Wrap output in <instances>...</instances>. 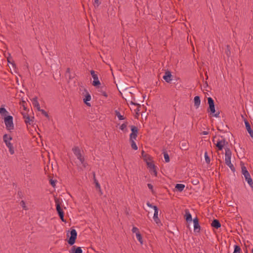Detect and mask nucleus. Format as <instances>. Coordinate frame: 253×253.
Masks as SVG:
<instances>
[{
	"mask_svg": "<svg viewBox=\"0 0 253 253\" xmlns=\"http://www.w3.org/2000/svg\"><path fill=\"white\" fill-rule=\"evenodd\" d=\"M147 165L148 167L150 168L151 169H153V172L155 173V175H157V171L155 169V166L154 164L151 162H147Z\"/></svg>",
	"mask_w": 253,
	"mask_h": 253,
	"instance_id": "nucleus-22",
	"label": "nucleus"
},
{
	"mask_svg": "<svg viewBox=\"0 0 253 253\" xmlns=\"http://www.w3.org/2000/svg\"><path fill=\"white\" fill-rule=\"evenodd\" d=\"M137 133H131L129 136V141L134 140L136 139Z\"/></svg>",
	"mask_w": 253,
	"mask_h": 253,
	"instance_id": "nucleus-31",
	"label": "nucleus"
},
{
	"mask_svg": "<svg viewBox=\"0 0 253 253\" xmlns=\"http://www.w3.org/2000/svg\"><path fill=\"white\" fill-rule=\"evenodd\" d=\"M130 142L131 143V148L135 150H137L138 148H137V146L134 140H131V141H130Z\"/></svg>",
	"mask_w": 253,
	"mask_h": 253,
	"instance_id": "nucleus-33",
	"label": "nucleus"
},
{
	"mask_svg": "<svg viewBox=\"0 0 253 253\" xmlns=\"http://www.w3.org/2000/svg\"><path fill=\"white\" fill-rule=\"evenodd\" d=\"M100 4V2L99 0H95L93 3V5L95 7H98Z\"/></svg>",
	"mask_w": 253,
	"mask_h": 253,
	"instance_id": "nucleus-41",
	"label": "nucleus"
},
{
	"mask_svg": "<svg viewBox=\"0 0 253 253\" xmlns=\"http://www.w3.org/2000/svg\"><path fill=\"white\" fill-rule=\"evenodd\" d=\"M163 154H164V157L165 158V162L166 163L169 162V155L168 154V153L167 152L164 151L163 152Z\"/></svg>",
	"mask_w": 253,
	"mask_h": 253,
	"instance_id": "nucleus-29",
	"label": "nucleus"
},
{
	"mask_svg": "<svg viewBox=\"0 0 253 253\" xmlns=\"http://www.w3.org/2000/svg\"><path fill=\"white\" fill-rule=\"evenodd\" d=\"M54 201L55 203L56 209L57 211V213L60 217V219L62 221H65L64 219V211L63 210L61 209L60 205H61V201L60 199L55 198L54 199Z\"/></svg>",
	"mask_w": 253,
	"mask_h": 253,
	"instance_id": "nucleus-5",
	"label": "nucleus"
},
{
	"mask_svg": "<svg viewBox=\"0 0 253 253\" xmlns=\"http://www.w3.org/2000/svg\"><path fill=\"white\" fill-rule=\"evenodd\" d=\"M142 156L143 158H145L146 159L147 158V157H149V156L147 154H145V152L144 151H142Z\"/></svg>",
	"mask_w": 253,
	"mask_h": 253,
	"instance_id": "nucleus-43",
	"label": "nucleus"
},
{
	"mask_svg": "<svg viewBox=\"0 0 253 253\" xmlns=\"http://www.w3.org/2000/svg\"><path fill=\"white\" fill-rule=\"evenodd\" d=\"M4 121L6 127L7 129L11 130L14 128L12 116H8L5 117Z\"/></svg>",
	"mask_w": 253,
	"mask_h": 253,
	"instance_id": "nucleus-6",
	"label": "nucleus"
},
{
	"mask_svg": "<svg viewBox=\"0 0 253 253\" xmlns=\"http://www.w3.org/2000/svg\"><path fill=\"white\" fill-rule=\"evenodd\" d=\"M225 163L226 165L230 168L231 170L233 172H234L235 171V168L231 162L232 152L228 147H225Z\"/></svg>",
	"mask_w": 253,
	"mask_h": 253,
	"instance_id": "nucleus-1",
	"label": "nucleus"
},
{
	"mask_svg": "<svg viewBox=\"0 0 253 253\" xmlns=\"http://www.w3.org/2000/svg\"><path fill=\"white\" fill-rule=\"evenodd\" d=\"M50 184L53 186V187H55V181L52 179H50Z\"/></svg>",
	"mask_w": 253,
	"mask_h": 253,
	"instance_id": "nucleus-45",
	"label": "nucleus"
},
{
	"mask_svg": "<svg viewBox=\"0 0 253 253\" xmlns=\"http://www.w3.org/2000/svg\"><path fill=\"white\" fill-rule=\"evenodd\" d=\"M202 134L203 135H207L209 134V132L207 131H204L202 132Z\"/></svg>",
	"mask_w": 253,
	"mask_h": 253,
	"instance_id": "nucleus-48",
	"label": "nucleus"
},
{
	"mask_svg": "<svg viewBox=\"0 0 253 253\" xmlns=\"http://www.w3.org/2000/svg\"><path fill=\"white\" fill-rule=\"evenodd\" d=\"M90 72L92 77L93 79L92 85L94 86H97L98 85H100V82L98 79V75L96 72L93 70H91Z\"/></svg>",
	"mask_w": 253,
	"mask_h": 253,
	"instance_id": "nucleus-9",
	"label": "nucleus"
},
{
	"mask_svg": "<svg viewBox=\"0 0 253 253\" xmlns=\"http://www.w3.org/2000/svg\"><path fill=\"white\" fill-rule=\"evenodd\" d=\"M100 92H101L102 95H103L104 96H105V97H107L108 96V95L105 91L101 90Z\"/></svg>",
	"mask_w": 253,
	"mask_h": 253,
	"instance_id": "nucleus-46",
	"label": "nucleus"
},
{
	"mask_svg": "<svg viewBox=\"0 0 253 253\" xmlns=\"http://www.w3.org/2000/svg\"><path fill=\"white\" fill-rule=\"evenodd\" d=\"M185 220L187 222H191L192 221V215L188 209L185 210Z\"/></svg>",
	"mask_w": 253,
	"mask_h": 253,
	"instance_id": "nucleus-15",
	"label": "nucleus"
},
{
	"mask_svg": "<svg viewBox=\"0 0 253 253\" xmlns=\"http://www.w3.org/2000/svg\"><path fill=\"white\" fill-rule=\"evenodd\" d=\"M70 235L71 236L68 240V243L70 245L72 246L75 244L77 239V232L76 230L74 229H72L70 231Z\"/></svg>",
	"mask_w": 253,
	"mask_h": 253,
	"instance_id": "nucleus-8",
	"label": "nucleus"
},
{
	"mask_svg": "<svg viewBox=\"0 0 253 253\" xmlns=\"http://www.w3.org/2000/svg\"><path fill=\"white\" fill-rule=\"evenodd\" d=\"M32 104L34 107L36 108L38 111L40 110L41 108L40 106V104L38 101V97H35L32 99Z\"/></svg>",
	"mask_w": 253,
	"mask_h": 253,
	"instance_id": "nucleus-16",
	"label": "nucleus"
},
{
	"mask_svg": "<svg viewBox=\"0 0 253 253\" xmlns=\"http://www.w3.org/2000/svg\"><path fill=\"white\" fill-rule=\"evenodd\" d=\"M126 126H127V123H124L120 127V128L123 130V131H124V130H126Z\"/></svg>",
	"mask_w": 253,
	"mask_h": 253,
	"instance_id": "nucleus-37",
	"label": "nucleus"
},
{
	"mask_svg": "<svg viewBox=\"0 0 253 253\" xmlns=\"http://www.w3.org/2000/svg\"><path fill=\"white\" fill-rule=\"evenodd\" d=\"M175 188L178 191L181 192L184 190L185 188V185L183 184H176L175 185Z\"/></svg>",
	"mask_w": 253,
	"mask_h": 253,
	"instance_id": "nucleus-23",
	"label": "nucleus"
},
{
	"mask_svg": "<svg viewBox=\"0 0 253 253\" xmlns=\"http://www.w3.org/2000/svg\"><path fill=\"white\" fill-rule=\"evenodd\" d=\"M23 118L24 119V121L26 124H29V125H31L34 122L33 119H31L28 115L26 113H22Z\"/></svg>",
	"mask_w": 253,
	"mask_h": 253,
	"instance_id": "nucleus-14",
	"label": "nucleus"
},
{
	"mask_svg": "<svg viewBox=\"0 0 253 253\" xmlns=\"http://www.w3.org/2000/svg\"><path fill=\"white\" fill-rule=\"evenodd\" d=\"M208 103L209 105V109H208V112L211 113V114L212 117H214L216 118L219 117L220 113L219 111L216 112L215 109L214 102L211 97H209L208 98Z\"/></svg>",
	"mask_w": 253,
	"mask_h": 253,
	"instance_id": "nucleus-2",
	"label": "nucleus"
},
{
	"mask_svg": "<svg viewBox=\"0 0 253 253\" xmlns=\"http://www.w3.org/2000/svg\"><path fill=\"white\" fill-rule=\"evenodd\" d=\"M215 144L218 150H222L224 146L227 147L226 145L228 144V143L225 138L221 137V139H218Z\"/></svg>",
	"mask_w": 253,
	"mask_h": 253,
	"instance_id": "nucleus-7",
	"label": "nucleus"
},
{
	"mask_svg": "<svg viewBox=\"0 0 253 253\" xmlns=\"http://www.w3.org/2000/svg\"><path fill=\"white\" fill-rule=\"evenodd\" d=\"M131 103L132 104L134 105H139V104H137V103H133L132 102H131Z\"/></svg>",
	"mask_w": 253,
	"mask_h": 253,
	"instance_id": "nucleus-49",
	"label": "nucleus"
},
{
	"mask_svg": "<svg viewBox=\"0 0 253 253\" xmlns=\"http://www.w3.org/2000/svg\"><path fill=\"white\" fill-rule=\"evenodd\" d=\"M172 75L171 73L169 71H167L165 72V75L163 76L164 80L167 82V83H170L171 80Z\"/></svg>",
	"mask_w": 253,
	"mask_h": 253,
	"instance_id": "nucleus-12",
	"label": "nucleus"
},
{
	"mask_svg": "<svg viewBox=\"0 0 253 253\" xmlns=\"http://www.w3.org/2000/svg\"><path fill=\"white\" fill-rule=\"evenodd\" d=\"M131 133H138V128L134 126H130Z\"/></svg>",
	"mask_w": 253,
	"mask_h": 253,
	"instance_id": "nucleus-32",
	"label": "nucleus"
},
{
	"mask_svg": "<svg viewBox=\"0 0 253 253\" xmlns=\"http://www.w3.org/2000/svg\"><path fill=\"white\" fill-rule=\"evenodd\" d=\"M204 156H205V161H206V163L207 164H210L211 161H210V157H209V156L208 155L207 152H205Z\"/></svg>",
	"mask_w": 253,
	"mask_h": 253,
	"instance_id": "nucleus-35",
	"label": "nucleus"
},
{
	"mask_svg": "<svg viewBox=\"0 0 253 253\" xmlns=\"http://www.w3.org/2000/svg\"><path fill=\"white\" fill-rule=\"evenodd\" d=\"M72 248L74 249H75V246H73Z\"/></svg>",
	"mask_w": 253,
	"mask_h": 253,
	"instance_id": "nucleus-50",
	"label": "nucleus"
},
{
	"mask_svg": "<svg viewBox=\"0 0 253 253\" xmlns=\"http://www.w3.org/2000/svg\"><path fill=\"white\" fill-rule=\"evenodd\" d=\"M147 186H148V187L149 189L151 190L152 191H153V185L150 184V183H148L147 184Z\"/></svg>",
	"mask_w": 253,
	"mask_h": 253,
	"instance_id": "nucleus-47",
	"label": "nucleus"
},
{
	"mask_svg": "<svg viewBox=\"0 0 253 253\" xmlns=\"http://www.w3.org/2000/svg\"><path fill=\"white\" fill-rule=\"evenodd\" d=\"M154 213L153 215V219L156 224L159 225L161 224V220L158 217L159 209L157 207H154Z\"/></svg>",
	"mask_w": 253,
	"mask_h": 253,
	"instance_id": "nucleus-11",
	"label": "nucleus"
},
{
	"mask_svg": "<svg viewBox=\"0 0 253 253\" xmlns=\"http://www.w3.org/2000/svg\"><path fill=\"white\" fill-rule=\"evenodd\" d=\"M132 232L133 233H135L136 234V235H137V233H139V229L136 227H133L132 229Z\"/></svg>",
	"mask_w": 253,
	"mask_h": 253,
	"instance_id": "nucleus-40",
	"label": "nucleus"
},
{
	"mask_svg": "<svg viewBox=\"0 0 253 253\" xmlns=\"http://www.w3.org/2000/svg\"><path fill=\"white\" fill-rule=\"evenodd\" d=\"M147 206L150 208H153L154 209V207H156V206H153L152 204H151L150 202H148L147 203Z\"/></svg>",
	"mask_w": 253,
	"mask_h": 253,
	"instance_id": "nucleus-44",
	"label": "nucleus"
},
{
	"mask_svg": "<svg viewBox=\"0 0 253 253\" xmlns=\"http://www.w3.org/2000/svg\"><path fill=\"white\" fill-rule=\"evenodd\" d=\"M115 114L119 120H123L125 119L124 116L122 115L118 110H115Z\"/></svg>",
	"mask_w": 253,
	"mask_h": 253,
	"instance_id": "nucleus-24",
	"label": "nucleus"
},
{
	"mask_svg": "<svg viewBox=\"0 0 253 253\" xmlns=\"http://www.w3.org/2000/svg\"><path fill=\"white\" fill-rule=\"evenodd\" d=\"M20 205L22 207V208L26 210H27V208H26V205H25V203L24 201H21V202H20Z\"/></svg>",
	"mask_w": 253,
	"mask_h": 253,
	"instance_id": "nucleus-42",
	"label": "nucleus"
},
{
	"mask_svg": "<svg viewBox=\"0 0 253 253\" xmlns=\"http://www.w3.org/2000/svg\"><path fill=\"white\" fill-rule=\"evenodd\" d=\"M91 100V96L89 94L88 92H87L85 98L84 99V102L85 104L88 106H90L91 105L89 103L87 102L88 101H89Z\"/></svg>",
	"mask_w": 253,
	"mask_h": 253,
	"instance_id": "nucleus-20",
	"label": "nucleus"
},
{
	"mask_svg": "<svg viewBox=\"0 0 253 253\" xmlns=\"http://www.w3.org/2000/svg\"><path fill=\"white\" fill-rule=\"evenodd\" d=\"M0 114L2 116H6L8 114V112L6 111L5 108L0 107Z\"/></svg>",
	"mask_w": 253,
	"mask_h": 253,
	"instance_id": "nucleus-26",
	"label": "nucleus"
},
{
	"mask_svg": "<svg viewBox=\"0 0 253 253\" xmlns=\"http://www.w3.org/2000/svg\"><path fill=\"white\" fill-rule=\"evenodd\" d=\"M136 238L138 240V241L140 242V243L142 245L143 244V240L142 236L140 234V233H137L136 235Z\"/></svg>",
	"mask_w": 253,
	"mask_h": 253,
	"instance_id": "nucleus-34",
	"label": "nucleus"
},
{
	"mask_svg": "<svg viewBox=\"0 0 253 253\" xmlns=\"http://www.w3.org/2000/svg\"><path fill=\"white\" fill-rule=\"evenodd\" d=\"M244 122L246 128L248 133L250 134V136L253 139V130L252 129L250 123L247 120H245Z\"/></svg>",
	"mask_w": 253,
	"mask_h": 253,
	"instance_id": "nucleus-13",
	"label": "nucleus"
},
{
	"mask_svg": "<svg viewBox=\"0 0 253 253\" xmlns=\"http://www.w3.org/2000/svg\"><path fill=\"white\" fill-rule=\"evenodd\" d=\"M180 149L183 150H186L188 149V143L185 140H183L180 142Z\"/></svg>",
	"mask_w": 253,
	"mask_h": 253,
	"instance_id": "nucleus-17",
	"label": "nucleus"
},
{
	"mask_svg": "<svg viewBox=\"0 0 253 253\" xmlns=\"http://www.w3.org/2000/svg\"><path fill=\"white\" fill-rule=\"evenodd\" d=\"M211 226L215 229H218L221 227V224L218 220L213 219L211 223Z\"/></svg>",
	"mask_w": 253,
	"mask_h": 253,
	"instance_id": "nucleus-18",
	"label": "nucleus"
},
{
	"mask_svg": "<svg viewBox=\"0 0 253 253\" xmlns=\"http://www.w3.org/2000/svg\"><path fill=\"white\" fill-rule=\"evenodd\" d=\"M93 176H94V183L95 184V186L99 190V191L100 192H101V187H100V185L99 182H98V181L97 180V179L95 178V173H93Z\"/></svg>",
	"mask_w": 253,
	"mask_h": 253,
	"instance_id": "nucleus-25",
	"label": "nucleus"
},
{
	"mask_svg": "<svg viewBox=\"0 0 253 253\" xmlns=\"http://www.w3.org/2000/svg\"><path fill=\"white\" fill-rule=\"evenodd\" d=\"M241 249L239 246L234 245V252L233 253H241Z\"/></svg>",
	"mask_w": 253,
	"mask_h": 253,
	"instance_id": "nucleus-27",
	"label": "nucleus"
},
{
	"mask_svg": "<svg viewBox=\"0 0 253 253\" xmlns=\"http://www.w3.org/2000/svg\"><path fill=\"white\" fill-rule=\"evenodd\" d=\"M7 60L8 62L10 63L12 65V66H13V67H16V65L14 63V62L13 61L11 62V60H12V57H11V56L10 55L7 58Z\"/></svg>",
	"mask_w": 253,
	"mask_h": 253,
	"instance_id": "nucleus-36",
	"label": "nucleus"
},
{
	"mask_svg": "<svg viewBox=\"0 0 253 253\" xmlns=\"http://www.w3.org/2000/svg\"><path fill=\"white\" fill-rule=\"evenodd\" d=\"M3 139L4 142L10 141V140L12 139V137L7 134H4L3 136Z\"/></svg>",
	"mask_w": 253,
	"mask_h": 253,
	"instance_id": "nucleus-28",
	"label": "nucleus"
},
{
	"mask_svg": "<svg viewBox=\"0 0 253 253\" xmlns=\"http://www.w3.org/2000/svg\"><path fill=\"white\" fill-rule=\"evenodd\" d=\"M72 151L75 154V155L76 156L77 159L80 161L81 164L84 167H85L86 163L84 162V157L82 156L81 150L79 149L78 147H75L73 148Z\"/></svg>",
	"mask_w": 253,
	"mask_h": 253,
	"instance_id": "nucleus-4",
	"label": "nucleus"
},
{
	"mask_svg": "<svg viewBox=\"0 0 253 253\" xmlns=\"http://www.w3.org/2000/svg\"><path fill=\"white\" fill-rule=\"evenodd\" d=\"M225 53L226 54L227 57H229L231 55V51L230 49V46L227 45L226 46V48L225 51Z\"/></svg>",
	"mask_w": 253,
	"mask_h": 253,
	"instance_id": "nucleus-30",
	"label": "nucleus"
},
{
	"mask_svg": "<svg viewBox=\"0 0 253 253\" xmlns=\"http://www.w3.org/2000/svg\"><path fill=\"white\" fill-rule=\"evenodd\" d=\"M73 253H83V251L81 247H77Z\"/></svg>",
	"mask_w": 253,
	"mask_h": 253,
	"instance_id": "nucleus-38",
	"label": "nucleus"
},
{
	"mask_svg": "<svg viewBox=\"0 0 253 253\" xmlns=\"http://www.w3.org/2000/svg\"><path fill=\"white\" fill-rule=\"evenodd\" d=\"M194 223V231L195 232L199 233L201 229V227L199 224V219L197 217L194 218L193 220Z\"/></svg>",
	"mask_w": 253,
	"mask_h": 253,
	"instance_id": "nucleus-10",
	"label": "nucleus"
},
{
	"mask_svg": "<svg viewBox=\"0 0 253 253\" xmlns=\"http://www.w3.org/2000/svg\"><path fill=\"white\" fill-rule=\"evenodd\" d=\"M194 106L196 108H199L201 103L200 98L199 96H196L194 99Z\"/></svg>",
	"mask_w": 253,
	"mask_h": 253,
	"instance_id": "nucleus-21",
	"label": "nucleus"
},
{
	"mask_svg": "<svg viewBox=\"0 0 253 253\" xmlns=\"http://www.w3.org/2000/svg\"><path fill=\"white\" fill-rule=\"evenodd\" d=\"M39 111L41 112L42 114L43 115H44L45 117H46V118L49 117V116H48L47 113L45 110L41 109L40 110H39Z\"/></svg>",
	"mask_w": 253,
	"mask_h": 253,
	"instance_id": "nucleus-39",
	"label": "nucleus"
},
{
	"mask_svg": "<svg viewBox=\"0 0 253 253\" xmlns=\"http://www.w3.org/2000/svg\"><path fill=\"white\" fill-rule=\"evenodd\" d=\"M241 170L242 173L244 175L246 180L247 181L249 185L253 187V181L250 174L247 170L246 167L245 166L244 164H241Z\"/></svg>",
	"mask_w": 253,
	"mask_h": 253,
	"instance_id": "nucleus-3",
	"label": "nucleus"
},
{
	"mask_svg": "<svg viewBox=\"0 0 253 253\" xmlns=\"http://www.w3.org/2000/svg\"><path fill=\"white\" fill-rule=\"evenodd\" d=\"M4 142L6 146L8 148L10 154L13 155L14 153V150L12 143L10 141H6Z\"/></svg>",
	"mask_w": 253,
	"mask_h": 253,
	"instance_id": "nucleus-19",
	"label": "nucleus"
}]
</instances>
